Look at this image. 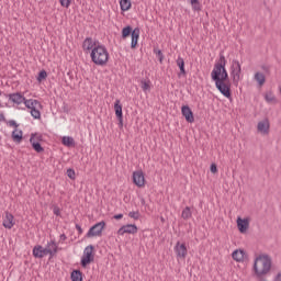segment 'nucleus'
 Masks as SVG:
<instances>
[{
    "label": "nucleus",
    "instance_id": "nucleus-1",
    "mask_svg": "<svg viewBox=\"0 0 281 281\" xmlns=\"http://www.w3.org/2000/svg\"><path fill=\"white\" fill-rule=\"evenodd\" d=\"M211 79L215 83V87L224 98H232V86H229V75L225 69V61H221L214 65L211 71Z\"/></svg>",
    "mask_w": 281,
    "mask_h": 281
},
{
    "label": "nucleus",
    "instance_id": "nucleus-2",
    "mask_svg": "<svg viewBox=\"0 0 281 281\" xmlns=\"http://www.w3.org/2000/svg\"><path fill=\"white\" fill-rule=\"evenodd\" d=\"M271 267H273V260L268 254H261L255 258L252 266V276L256 280H262L271 273Z\"/></svg>",
    "mask_w": 281,
    "mask_h": 281
},
{
    "label": "nucleus",
    "instance_id": "nucleus-3",
    "mask_svg": "<svg viewBox=\"0 0 281 281\" xmlns=\"http://www.w3.org/2000/svg\"><path fill=\"white\" fill-rule=\"evenodd\" d=\"M90 58L98 67H104L109 63V49L101 43L90 53Z\"/></svg>",
    "mask_w": 281,
    "mask_h": 281
},
{
    "label": "nucleus",
    "instance_id": "nucleus-4",
    "mask_svg": "<svg viewBox=\"0 0 281 281\" xmlns=\"http://www.w3.org/2000/svg\"><path fill=\"white\" fill-rule=\"evenodd\" d=\"M132 36L131 48L135 49L137 47V42L139 41V27L133 30L131 26H125L122 30V38H128Z\"/></svg>",
    "mask_w": 281,
    "mask_h": 281
},
{
    "label": "nucleus",
    "instance_id": "nucleus-5",
    "mask_svg": "<svg viewBox=\"0 0 281 281\" xmlns=\"http://www.w3.org/2000/svg\"><path fill=\"white\" fill-rule=\"evenodd\" d=\"M24 106H26V109H30V113L32 117H34V120H41V111H38V109H41V102H38V100L25 99Z\"/></svg>",
    "mask_w": 281,
    "mask_h": 281
},
{
    "label": "nucleus",
    "instance_id": "nucleus-6",
    "mask_svg": "<svg viewBox=\"0 0 281 281\" xmlns=\"http://www.w3.org/2000/svg\"><path fill=\"white\" fill-rule=\"evenodd\" d=\"M93 245H89L83 249V255L81 256V267L87 268L88 265H91L95 260V255H93Z\"/></svg>",
    "mask_w": 281,
    "mask_h": 281
},
{
    "label": "nucleus",
    "instance_id": "nucleus-7",
    "mask_svg": "<svg viewBox=\"0 0 281 281\" xmlns=\"http://www.w3.org/2000/svg\"><path fill=\"white\" fill-rule=\"evenodd\" d=\"M104 227H106L105 221H101L94 224L92 227L89 228L88 233L86 234V238H95L98 236H102V232H104Z\"/></svg>",
    "mask_w": 281,
    "mask_h": 281
},
{
    "label": "nucleus",
    "instance_id": "nucleus-8",
    "mask_svg": "<svg viewBox=\"0 0 281 281\" xmlns=\"http://www.w3.org/2000/svg\"><path fill=\"white\" fill-rule=\"evenodd\" d=\"M101 43L92 37H86L85 41L82 42V49L85 52V54H91V52H93V49H95V47H98V45H100Z\"/></svg>",
    "mask_w": 281,
    "mask_h": 281
},
{
    "label": "nucleus",
    "instance_id": "nucleus-9",
    "mask_svg": "<svg viewBox=\"0 0 281 281\" xmlns=\"http://www.w3.org/2000/svg\"><path fill=\"white\" fill-rule=\"evenodd\" d=\"M232 78L233 82H239L243 78L240 61L238 60H233L232 63Z\"/></svg>",
    "mask_w": 281,
    "mask_h": 281
},
{
    "label": "nucleus",
    "instance_id": "nucleus-10",
    "mask_svg": "<svg viewBox=\"0 0 281 281\" xmlns=\"http://www.w3.org/2000/svg\"><path fill=\"white\" fill-rule=\"evenodd\" d=\"M173 250L178 260H186V257L188 256V247L186 244L178 241L173 247Z\"/></svg>",
    "mask_w": 281,
    "mask_h": 281
},
{
    "label": "nucleus",
    "instance_id": "nucleus-11",
    "mask_svg": "<svg viewBox=\"0 0 281 281\" xmlns=\"http://www.w3.org/2000/svg\"><path fill=\"white\" fill-rule=\"evenodd\" d=\"M133 183H135L137 188H144L146 186V178L144 177V171L137 170L133 172Z\"/></svg>",
    "mask_w": 281,
    "mask_h": 281
},
{
    "label": "nucleus",
    "instance_id": "nucleus-12",
    "mask_svg": "<svg viewBox=\"0 0 281 281\" xmlns=\"http://www.w3.org/2000/svg\"><path fill=\"white\" fill-rule=\"evenodd\" d=\"M124 234H137V225L135 224H126L119 228L117 235L124 236Z\"/></svg>",
    "mask_w": 281,
    "mask_h": 281
},
{
    "label": "nucleus",
    "instance_id": "nucleus-13",
    "mask_svg": "<svg viewBox=\"0 0 281 281\" xmlns=\"http://www.w3.org/2000/svg\"><path fill=\"white\" fill-rule=\"evenodd\" d=\"M10 102H13V104H24L25 102V95H23L21 92H15V93H9L7 95Z\"/></svg>",
    "mask_w": 281,
    "mask_h": 281
},
{
    "label": "nucleus",
    "instance_id": "nucleus-14",
    "mask_svg": "<svg viewBox=\"0 0 281 281\" xmlns=\"http://www.w3.org/2000/svg\"><path fill=\"white\" fill-rule=\"evenodd\" d=\"M270 127L269 119H263L257 124V131L258 133H261V135H269Z\"/></svg>",
    "mask_w": 281,
    "mask_h": 281
},
{
    "label": "nucleus",
    "instance_id": "nucleus-15",
    "mask_svg": "<svg viewBox=\"0 0 281 281\" xmlns=\"http://www.w3.org/2000/svg\"><path fill=\"white\" fill-rule=\"evenodd\" d=\"M2 225L5 229H12L15 225L14 215L10 212H5V216L3 217Z\"/></svg>",
    "mask_w": 281,
    "mask_h": 281
},
{
    "label": "nucleus",
    "instance_id": "nucleus-16",
    "mask_svg": "<svg viewBox=\"0 0 281 281\" xmlns=\"http://www.w3.org/2000/svg\"><path fill=\"white\" fill-rule=\"evenodd\" d=\"M50 250L43 248L41 245H36L33 248L34 258H45V256H49Z\"/></svg>",
    "mask_w": 281,
    "mask_h": 281
},
{
    "label": "nucleus",
    "instance_id": "nucleus-17",
    "mask_svg": "<svg viewBox=\"0 0 281 281\" xmlns=\"http://www.w3.org/2000/svg\"><path fill=\"white\" fill-rule=\"evenodd\" d=\"M181 113L184 120L189 122V124H192L194 122V113H192V110L189 105H182Z\"/></svg>",
    "mask_w": 281,
    "mask_h": 281
},
{
    "label": "nucleus",
    "instance_id": "nucleus-18",
    "mask_svg": "<svg viewBox=\"0 0 281 281\" xmlns=\"http://www.w3.org/2000/svg\"><path fill=\"white\" fill-rule=\"evenodd\" d=\"M30 144L35 153H43L45 148L36 140V134H31Z\"/></svg>",
    "mask_w": 281,
    "mask_h": 281
},
{
    "label": "nucleus",
    "instance_id": "nucleus-19",
    "mask_svg": "<svg viewBox=\"0 0 281 281\" xmlns=\"http://www.w3.org/2000/svg\"><path fill=\"white\" fill-rule=\"evenodd\" d=\"M44 249H47L48 251H50L48 252V256L50 257H54L56 256V254H58V245L54 240L48 241Z\"/></svg>",
    "mask_w": 281,
    "mask_h": 281
},
{
    "label": "nucleus",
    "instance_id": "nucleus-20",
    "mask_svg": "<svg viewBox=\"0 0 281 281\" xmlns=\"http://www.w3.org/2000/svg\"><path fill=\"white\" fill-rule=\"evenodd\" d=\"M11 137L13 142H15L16 144H21V142H23V131L15 128L12 132Z\"/></svg>",
    "mask_w": 281,
    "mask_h": 281
},
{
    "label": "nucleus",
    "instance_id": "nucleus-21",
    "mask_svg": "<svg viewBox=\"0 0 281 281\" xmlns=\"http://www.w3.org/2000/svg\"><path fill=\"white\" fill-rule=\"evenodd\" d=\"M232 258L233 260H236V262H243V260H245V250L237 249L233 251Z\"/></svg>",
    "mask_w": 281,
    "mask_h": 281
},
{
    "label": "nucleus",
    "instance_id": "nucleus-22",
    "mask_svg": "<svg viewBox=\"0 0 281 281\" xmlns=\"http://www.w3.org/2000/svg\"><path fill=\"white\" fill-rule=\"evenodd\" d=\"M114 111L117 120H122V117H124V114L122 113V104H120V99L115 100Z\"/></svg>",
    "mask_w": 281,
    "mask_h": 281
},
{
    "label": "nucleus",
    "instance_id": "nucleus-23",
    "mask_svg": "<svg viewBox=\"0 0 281 281\" xmlns=\"http://www.w3.org/2000/svg\"><path fill=\"white\" fill-rule=\"evenodd\" d=\"M237 227L241 234H245L247 232V218H237Z\"/></svg>",
    "mask_w": 281,
    "mask_h": 281
},
{
    "label": "nucleus",
    "instance_id": "nucleus-24",
    "mask_svg": "<svg viewBox=\"0 0 281 281\" xmlns=\"http://www.w3.org/2000/svg\"><path fill=\"white\" fill-rule=\"evenodd\" d=\"M150 85H151L150 79L140 80V89H143L144 93H150V89H151Z\"/></svg>",
    "mask_w": 281,
    "mask_h": 281
},
{
    "label": "nucleus",
    "instance_id": "nucleus-25",
    "mask_svg": "<svg viewBox=\"0 0 281 281\" xmlns=\"http://www.w3.org/2000/svg\"><path fill=\"white\" fill-rule=\"evenodd\" d=\"M133 3L131 0H120V7L122 12H128L131 10Z\"/></svg>",
    "mask_w": 281,
    "mask_h": 281
},
{
    "label": "nucleus",
    "instance_id": "nucleus-26",
    "mask_svg": "<svg viewBox=\"0 0 281 281\" xmlns=\"http://www.w3.org/2000/svg\"><path fill=\"white\" fill-rule=\"evenodd\" d=\"M61 144L64 146H67L68 148H71V146H76V142L74 140V137H71V136H64L61 138Z\"/></svg>",
    "mask_w": 281,
    "mask_h": 281
},
{
    "label": "nucleus",
    "instance_id": "nucleus-27",
    "mask_svg": "<svg viewBox=\"0 0 281 281\" xmlns=\"http://www.w3.org/2000/svg\"><path fill=\"white\" fill-rule=\"evenodd\" d=\"M255 80L258 82L259 87H262V85H265L267 78L265 77V74L256 72Z\"/></svg>",
    "mask_w": 281,
    "mask_h": 281
},
{
    "label": "nucleus",
    "instance_id": "nucleus-28",
    "mask_svg": "<svg viewBox=\"0 0 281 281\" xmlns=\"http://www.w3.org/2000/svg\"><path fill=\"white\" fill-rule=\"evenodd\" d=\"M181 216L183 221H188L189 218H192V211L190 210V206H187L183 209Z\"/></svg>",
    "mask_w": 281,
    "mask_h": 281
},
{
    "label": "nucleus",
    "instance_id": "nucleus-29",
    "mask_svg": "<svg viewBox=\"0 0 281 281\" xmlns=\"http://www.w3.org/2000/svg\"><path fill=\"white\" fill-rule=\"evenodd\" d=\"M70 278L71 281H82V272H80V270H74Z\"/></svg>",
    "mask_w": 281,
    "mask_h": 281
},
{
    "label": "nucleus",
    "instance_id": "nucleus-30",
    "mask_svg": "<svg viewBox=\"0 0 281 281\" xmlns=\"http://www.w3.org/2000/svg\"><path fill=\"white\" fill-rule=\"evenodd\" d=\"M177 66L180 69V74H186V61L183 60V58L179 57L177 59Z\"/></svg>",
    "mask_w": 281,
    "mask_h": 281
},
{
    "label": "nucleus",
    "instance_id": "nucleus-31",
    "mask_svg": "<svg viewBox=\"0 0 281 281\" xmlns=\"http://www.w3.org/2000/svg\"><path fill=\"white\" fill-rule=\"evenodd\" d=\"M265 100L266 102H268L269 104H271V102H277L276 101V95H273V92H267L265 94Z\"/></svg>",
    "mask_w": 281,
    "mask_h": 281
},
{
    "label": "nucleus",
    "instance_id": "nucleus-32",
    "mask_svg": "<svg viewBox=\"0 0 281 281\" xmlns=\"http://www.w3.org/2000/svg\"><path fill=\"white\" fill-rule=\"evenodd\" d=\"M191 5L194 12H201V2L199 0H191Z\"/></svg>",
    "mask_w": 281,
    "mask_h": 281
},
{
    "label": "nucleus",
    "instance_id": "nucleus-33",
    "mask_svg": "<svg viewBox=\"0 0 281 281\" xmlns=\"http://www.w3.org/2000/svg\"><path fill=\"white\" fill-rule=\"evenodd\" d=\"M47 79V71L42 70L38 72V76L36 78L37 82H43V80Z\"/></svg>",
    "mask_w": 281,
    "mask_h": 281
},
{
    "label": "nucleus",
    "instance_id": "nucleus-34",
    "mask_svg": "<svg viewBox=\"0 0 281 281\" xmlns=\"http://www.w3.org/2000/svg\"><path fill=\"white\" fill-rule=\"evenodd\" d=\"M130 218H133L134 221H139V211H132L128 213Z\"/></svg>",
    "mask_w": 281,
    "mask_h": 281
},
{
    "label": "nucleus",
    "instance_id": "nucleus-35",
    "mask_svg": "<svg viewBox=\"0 0 281 281\" xmlns=\"http://www.w3.org/2000/svg\"><path fill=\"white\" fill-rule=\"evenodd\" d=\"M67 177L72 180L76 179V170L71 168L67 169Z\"/></svg>",
    "mask_w": 281,
    "mask_h": 281
},
{
    "label": "nucleus",
    "instance_id": "nucleus-36",
    "mask_svg": "<svg viewBox=\"0 0 281 281\" xmlns=\"http://www.w3.org/2000/svg\"><path fill=\"white\" fill-rule=\"evenodd\" d=\"M61 8H69L71 5V0H59Z\"/></svg>",
    "mask_w": 281,
    "mask_h": 281
},
{
    "label": "nucleus",
    "instance_id": "nucleus-37",
    "mask_svg": "<svg viewBox=\"0 0 281 281\" xmlns=\"http://www.w3.org/2000/svg\"><path fill=\"white\" fill-rule=\"evenodd\" d=\"M154 54H156L160 60V63H164V53L161 49H154Z\"/></svg>",
    "mask_w": 281,
    "mask_h": 281
},
{
    "label": "nucleus",
    "instance_id": "nucleus-38",
    "mask_svg": "<svg viewBox=\"0 0 281 281\" xmlns=\"http://www.w3.org/2000/svg\"><path fill=\"white\" fill-rule=\"evenodd\" d=\"M8 126H13L14 128H19V123H16V121L11 120L8 122Z\"/></svg>",
    "mask_w": 281,
    "mask_h": 281
},
{
    "label": "nucleus",
    "instance_id": "nucleus-39",
    "mask_svg": "<svg viewBox=\"0 0 281 281\" xmlns=\"http://www.w3.org/2000/svg\"><path fill=\"white\" fill-rule=\"evenodd\" d=\"M66 240H67V235L61 234V235L59 236V241H60V243H65Z\"/></svg>",
    "mask_w": 281,
    "mask_h": 281
},
{
    "label": "nucleus",
    "instance_id": "nucleus-40",
    "mask_svg": "<svg viewBox=\"0 0 281 281\" xmlns=\"http://www.w3.org/2000/svg\"><path fill=\"white\" fill-rule=\"evenodd\" d=\"M114 218H115V221H120V220L124 218V214H122V213L116 214V215H114Z\"/></svg>",
    "mask_w": 281,
    "mask_h": 281
},
{
    "label": "nucleus",
    "instance_id": "nucleus-41",
    "mask_svg": "<svg viewBox=\"0 0 281 281\" xmlns=\"http://www.w3.org/2000/svg\"><path fill=\"white\" fill-rule=\"evenodd\" d=\"M217 168H216V165L215 164H212L211 165V172H213V173H215V172H217Z\"/></svg>",
    "mask_w": 281,
    "mask_h": 281
},
{
    "label": "nucleus",
    "instance_id": "nucleus-42",
    "mask_svg": "<svg viewBox=\"0 0 281 281\" xmlns=\"http://www.w3.org/2000/svg\"><path fill=\"white\" fill-rule=\"evenodd\" d=\"M53 212H54L55 216H60V209L55 207Z\"/></svg>",
    "mask_w": 281,
    "mask_h": 281
},
{
    "label": "nucleus",
    "instance_id": "nucleus-43",
    "mask_svg": "<svg viewBox=\"0 0 281 281\" xmlns=\"http://www.w3.org/2000/svg\"><path fill=\"white\" fill-rule=\"evenodd\" d=\"M119 126H120V128H122V126H124V117L119 119Z\"/></svg>",
    "mask_w": 281,
    "mask_h": 281
},
{
    "label": "nucleus",
    "instance_id": "nucleus-44",
    "mask_svg": "<svg viewBox=\"0 0 281 281\" xmlns=\"http://www.w3.org/2000/svg\"><path fill=\"white\" fill-rule=\"evenodd\" d=\"M76 229L79 234H82V227L80 225L76 224Z\"/></svg>",
    "mask_w": 281,
    "mask_h": 281
},
{
    "label": "nucleus",
    "instance_id": "nucleus-45",
    "mask_svg": "<svg viewBox=\"0 0 281 281\" xmlns=\"http://www.w3.org/2000/svg\"><path fill=\"white\" fill-rule=\"evenodd\" d=\"M274 281H281V272L276 276Z\"/></svg>",
    "mask_w": 281,
    "mask_h": 281
},
{
    "label": "nucleus",
    "instance_id": "nucleus-46",
    "mask_svg": "<svg viewBox=\"0 0 281 281\" xmlns=\"http://www.w3.org/2000/svg\"><path fill=\"white\" fill-rule=\"evenodd\" d=\"M3 122V121H5V115H3V113H0V122Z\"/></svg>",
    "mask_w": 281,
    "mask_h": 281
},
{
    "label": "nucleus",
    "instance_id": "nucleus-47",
    "mask_svg": "<svg viewBox=\"0 0 281 281\" xmlns=\"http://www.w3.org/2000/svg\"><path fill=\"white\" fill-rule=\"evenodd\" d=\"M247 227H249V218H247Z\"/></svg>",
    "mask_w": 281,
    "mask_h": 281
}]
</instances>
